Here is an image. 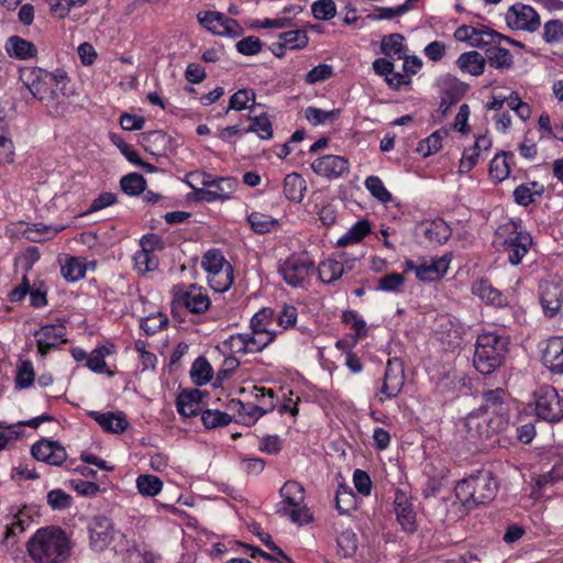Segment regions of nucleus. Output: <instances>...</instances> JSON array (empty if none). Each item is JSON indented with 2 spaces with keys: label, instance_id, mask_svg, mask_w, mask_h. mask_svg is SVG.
Returning a JSON list of instances; mask_svg holds the SVG:
<instances>
[{
  "label": "nucleus",
  "instance_id": "obj_26",
  "mask_svg": "<svg viewBox=\"0 0 563 563\" xmlns=\"http://www.w3.org/2000/svg\"><path fill=\"white\" fill-rule=\"evenodd\" d=\"M420 230L426 240L438 244H444L452 234L451 228L441 218L422 222Z\"/></svg>",
  "mask_w": 563,
  "mask_h": 563
},
{
  "label": "nucleus",
  "instance_id": "obj_9",
  "mask_svg": "<svg viewBox=\"0 0 563 563\" xmlns=\"http://www.w3.org/2000/svg\"><path fill=\"white\" fill-rule=\"evenodd\" d=\"M536 416L549 423H558L563 419V399L551 386L541 387L536 394Z\"/></svg>",
  "mask_w": 563,
  "mask_h": 563
},
{
  "label": "nucleus",
  "instance_id": "obj_43",
  "mask_svg": "<svg viewBox=\"0 0 563 563\" xmlns=\"http://www.w3.org/2000/svg\"><path fill=\"white\" fill-rule=\"evenodd\" d=\"M234 275L233 267L231 264L227 265V268L217 273H211L208 276V283L210 287L217 292L227 291L233 284Z\"/></svg>",
  "mask_w": 563,
  "mask_h": 563
},
{
  "label": "nucleus",
  "instance_id": "obj_42",
  "mask_svg": "<svg viewBox=\"0 0 563 563\" xmlns=\"http://www.w3.org/2000/svg\"><path fill=\"white\" fill-rule=\"evenodd\" d=\"M486 62L497 69H508L514 64V57L510 51L499 46L486 49Z\"/></svg>",
  "mask_w": 563,
  "mask_h": 563
},
{
  "label": "nucleus",
  "instance_id": "obj_25",
  "mask_svg": "<svg viewBox=\"0 0 563 563\" xmlns=\"http://www.w3.org/2000/svg\"><path fill=\"white\" fill-rule=\"evenodd\" d=\"M202 393L199 389H184L176 400L179 415L183 417H195L201 410Z\"/></svg>",
  "mask_w": 563,
  "mask_h": 563
},
{
  "label": "nucleus",
  "instance_id": "obj_54",
  "mask_svg": "<svg viewBox=\"0 0 563 563\" xmlns=\"http://www.w3.org/2000/svg\"><path fill=\"white\" fill-rule=\"evenodd\" d=\"M355 495L351 487L344 484H340L335 494V508L340 514L349 512L354 508Z\"/></svg>",
  "mask_w": 563,
  "mask_h": 563
},
{
  "label": "nucleus",
  "instance_id": "obj_16",
  "mask_svg": "<svg viewBox=\"0 0 563 563\" xmlns=\"http://www.w3.org/2000/svg\"><path fill=\"white\" fill-rule=\"evenodd\" d=\"M406 380L405 364L399 357L388 360L380 393L387 398H395L401 391Z\"/></svg>",
  "mask_w": 563,
  "mask_h": 563
},
{
  "label": "nucleus",
  "instance_id": "obj_55",
  "mask_svg": "<svg viewBox=\"0 0 563 563\" xmlns=\"http://www.w3.org/2000/svg\"><path fill=\"white\" fill-rule=\"evenodd\" d=\"M364 186L378 201L387 203L393 200L391 194L386 189L379 177L368 176L364 181Z\"/></svg>",
  "mask_w": 563,
  "mask_h": 563
},
{
  "label": "nucleus",
  "instance_id": "obj_32",
  "mask_svg": "<svg viewBox=\"0 0 563 563\" xmlns=\"http://www.w3.org/2000/svg\"><path fill=\"white\" fill-rule=\"evenodd\" d=\"M544 186L536 180L517 186L512 192L514 200L521 207H528L544 194Z\"/></svg>",
  "mask_w": 563,
  "mask_h": 563
},
{
  "label": "nucleus",
  "instance_id": "obj_44",
  "mask_svg": "<svg viewBox=\"0 0 563 563\" xmlns=\"http://www.w3.org/2000/svg\"><path fill=\"white\" fill-rule=\"evenodd\" d=\"M318 273L322 283L331 284L343 275L344 266L341 262L329 258L319 264Z\"/></svg>",
  "mask_w": 563,
  "mask_h": 563
},
{
  "label": "nucleus",
  "instance_id": "obj_35",
  "mask_svg": "<svg viewBox=\"0 0 563 563\" xmlns=\"http://www.w3.org/2000/svg\"><path fill=\"white\" fill-rule=\"evenodd\" d=\"M456 65L463 73L479 76L485 70L486 58L477 51H470L459 56Z\"/></svg>",
  "mask_w": 563,
  "mask_h": 563
},
{
  "label": "nucleus",
  "instance_id": "obj_21",
  "mask_svg": "<svg viewBox=\"0 0 563 563\" xmlns=\"http://www.w3.org/2000/svg\"><path fill=\"white\" fill-rule=\"evenodd\" d=\"M394 508L397 522L406 532H413L417 530L416 511L410 498L401 489H396Z\"/></svg>",
  "mask_w": 563,
  "mask_h": 563
},
{
  "label": "nucleus",
  "instance_id": "obj_62",
  "mask_svg": "<svg viewBox=\"0 0 563 563\" xmlns=\"http://www.w3.org/2000/svg\"><path fill=\"white\" fill-rule=\"evenodd\" d=\"M86 267L75 257H69L62 266V275L68 282H77L85 277Z\"/></svg>",
  "mask_w": 563,
  "mask_h": 563
},
{
  "label": "nucleus",
  "instance_id": "obj_18",
  "mask_svg": "<svg viewBox=\"0 0 563 563\" xmlns=\"http://www.w3.org/2000/svg\"><path fill=\"white\" fill-rule=\"evenodd\" d=\"M273 317L274 311L271 308H263L251 319L250 334L263 350L276 338V332L272 329Z\"/></svg>",
  "mask_w": 563,
  "mask_h": 563
},
{
  "label": "nucleus",
  "instance_id": "obj_57",
  "mask_svg": "<svg viewBox=\"0 0 563 563\" xmlns=\"http://www.w3.org/2000/svg\"><path fill=\"white\" fill-rule=\"evenodd\" d=\"M443 135H446L445 131H435L427 139L418 144L417 152L423 157L430 156L437 153L442 147Z\"/></svg>",
  "mask_w": 563,
  "mask_h": 563
},
{
  "label": "nucleus",
  "instance_id": "obj_28",
  "mask_svg": "<svg viewBox=\"0 0 563 563\" xmlns=\"http://www.w3.org/2000/svg\"><path fill=\"white\" fill-rule=\"evenodd\" d=\"M472 291L487 305L504 307L507 305V297L495 288L487 279H479L472 286Z\"/></svg>",
  "mask_w": 563,
  "mask_h": 563
},
{
  "label": "nucleus",
  "instance_id": "obj_24",
  "mask_svg": "<svg viewBox=\"0 0 563 563\" xmlns=\"http://www.w3.org/2000/svg\"><path fill=\"white\" fill-rule=\"evenodd\" d=\"M261 393L256 395V397L260 399L262 406H256L254 404H245L246 409L242 410L244 418L246 421H243L246 424H250L251 422H254L257 420L261 416H263L266 411L272 410L275 407L274 402V393L271 388L262 387L258 389Z\"/></svg>",
  "mask_w": 563,
  "mask_h": 563
},
{
  "label": "nucleus",
  "instance_id": "obj_50",
  "mask_svg": "<svg viewBox=\"0 0 563 563\" xmlns=\"http://www.w3.org/2000/svg\"><path fill=\"white\" fill-rule=\"evenodd\" d=\"M287 27L286 19L284 18V29ZM308 44V36L305 30H284V49H300Z\"/></svg>",
  "mask_w": 563,
  "mask_h": 563
},
{
  "label": "nucleus",
  "instance_id": "obj_60",
  "mask_svg": "<svg viewBox=\"0 0 563 563\" xmlns=\"http://www.w3.org/2000/svg\"><path fill=\"white\" fill-rule=\"evenodd\" d=\"M167 324V316L158 312L141 319L140 327L147 335H153L164 329Z\"/></svg>",
  "mask_w": 563,
  "mask_h": 563
},
{
  "label": "nucleus",
  "instance_id": "obj_47",
  "mask_svg": "<svg viewBox=\"0 0 563 563\" xmlns=\"http://www.w3.org/2000/svg\"><path fill=\"white\" fill-rule=\"evenodd\" d=\"M190 376L197 386H202L212 378V367L206 357L196 358L190 369Z\"/></svg>",
  "mask_w": 563,
  "mask_h": 563
},
{
  "label": "nucleus",
  "instance_id": "obj_58",
  "mask_svg": "<svg viewBox=\"0 0 563 563\" xmlns=\"http://www.w3.org/2000/svg\"><path fill=\"white\" fill-rule=\"evenodd\" d=\"M35 373L31 361H23L18 367L15 375V388L25 389L33 385Z\"/></svg>",
  "mask_w": 563,
  "mask_h": 563
},
{
  "label": "nucleus",
  "instance_id": "obj_27",
  "mask_svg": "<svg viewBox=\"0 0 563 563\" xmlns=\"http://www.w3.org/2000/svg\"><path fill=\"white\" fill-rule=\"evenodd\" d=\"M89 416L98 422V424L107 432L122 433L128 427L129 422L123 412H106L101 413L98 411L89 412Z\"/></svg>",
  "mask_w": 563,
  "mask_h": 563
},
{
  "label": "nucleus",
  "instance_id": "obj_56",
  "mask_svg": "<svg viewBox=\"0 0 563 563\" xmlns=\"http://www.w3.org/2000/svg\"><path fill=\"white\" fill-rule=\"evenodd\" d=\"M68 82H69V78L67 77V79H64L62 82H58L57 85H47L45 87V90L47 91V93H45V96H47V98L38 99V100L41 102H43L48 108L57 107L60 103V96H63V97L68 96L67 88H66Z\"/></svg>",
  "mask_w": 563,
  "mask_h": 563
},
{
  "label": "nucleus",
  "instance_id": "obj_39",
  "mask_svg": "<svg viewBox=\"0 0 563 563\" xmlns=\"http://www.w3.org/2000/svg\"><path fill=\"white\" fill-rule=\"evenodd\" d=\"M227 344L234 353H256L263 350L250 333L233 334Z\"/></svg>",
  "mask_w": 563,
  "mask_h": 563
},
{
  "label": "nucleus",
  "instance_id": "obj_22",
  "mask_svg": "<svg viewBox=\"0 0 563 563\" xmlns=\"http://www.w3.org/2000/svg\"><path fill=\"white\" fill-rule=\"evenodd\" d=\"M187 184L196 190L199 200L212 202L229 199L238 186V180L232 177H219L217 178V185L213 189H197L189 181H187Z\"/></svg>",
  "mask_w": 563,
  "mask_h": 563
},
{
  "label": "nucleus",
  "instance_id": "obj_5",
  "mask_svg": "<svg viewBox=\"0 0 563 563\" xmlns=\"http://www.w3.org/2000/svg\"><path fill=\"white\" fill-rule=\"evenodd\" d=\"M19 74L23 86L26 87L31 95L37 100L47 98V96H45V93H47L45 90L47 85H57L64 79H67L66 71L62 69L51 73L40 67H22Z\"/></svg>",
  "mask_w": 563,
  "mask_h": 563
},
{
  "label": "nucleus",
  "instance_id": "obj_11",
  "mask_svg": "<svg viewBox=\"0 0 563 563\" xmlns=\"http://www.w3.org/2000/svg\"><path fill=\"white\" fill-rule=\"evenodd\" d=\"M505 19L508 27L515 31L534 33L541 25L539 13L531 5L521 2L509 7Z\"/></svg>",
  "mask_w": 563,
  "mask_h": 563
},
{
  "label": "nucleus",
  "instance_id": "obj_19",
  "mask_svg": "<svg viewBox=\"0 0 563 563\" xmlns=\"http://www.w3.org/2000/svg\"><path fill=\"white\" fill-rule=\"evenodd\" d=\"M540 301L548 317H554L563 302V283L554 279H544L540 283Z\"/></svg>",
  "mask_w": 563,
  "mask_h": 563
},
{
  "label": "nucleus",
  "instance_id": "obj_63",
  "mask_svg": "<svg viewBox=\"0 0 563 563\" xmlns=\"http://www.w3.org/2000/svg\"><path fill=\"white\" fill-rule=\"evenodd\" d=\"M311 12L317 20L328 21L335 16L336 5L333 0H317L311 5Z\"/></svg>",
  "mask_w": 563,
  "mask_h": 563
},
{
  "label": "nucleus",
  "instance_id": "obj_34",
  "mask_svg": "<svg viewBox=\"0 0 563 563\" xmlns=\"http://www.w3.org/2000/svg\"><path fill=\"white\" fill-rule=\"evenodd\" d=\"M32 522L31 509L27 507L19 509L16 512L12 514L10 522L7 523L5 540L10 541L25 532Z\"/></svg>",
  "mask_w": 563,
  "mask_h": 563
},
{
  "label": "nucleus",
  "instance_id": "obj_37",
  "mask_svg": "<svg viewBox=\"0 0 563 563\" xmlns=\"http://www.w3.org/2000/svg\"><path fill=\"white\" fill-rule=\"evenodd\" d=\"M307 190L306 180L297 173L284 177V196L295 202H300Z\"/></svg>",
  "mask_w": 563,
  "mask_h": 563
},
{
  "label": "nucleus",
  "instance_id": "obj_64",
  "mask_svg": "<svg viewBox=\"0 0 563 563\" xmlns=\"http://www.w3.org/2000/svg\"><path fill=\"white\" fill-rule=\"evenodd\" d=\"M134 264L140 272H153L158 267V257L152 252L141 250L134 255Z\"/></svg>",
  "mask_w": 563,
  "mask_h": 563
},
{
  "label": "nucleus",
  "instance_id": "obj_30",
  "mask_svg": "<svg viewBox=\"0 0 563 563\" xmlns=\"http://www.w3.org/2000/svg\"><path fill=\"white\" fill-rule=\"evenodd\" d=\"M467 90V84L456 78L450 80L441 95L440 110L442 111V114L445 115L450 108L465 96Z\"/></svg>",
  "mask_w": 563,
  "mask_h": 563
},
{
  "label": "nucleus",
  "instance_id": "obj_7",
  "mask_svg": "<svg viewBox=\"0 0 563 563\" xmlns=\"http://www.w3.org/2000/svg\"><path fill=\"white\" fill-rule=\"evenodd\" d=\"M519 227L520 221H510L500 227L497 231L498 234H507L504 241V247L511 265L520 264L533 243L531 234L527 231L518 230Z\"/></svg>",
  "mask_w": 563,
  "mask_h": 563
},
{
  "label": "nucleus",
  "instance_id": "obj_59",
  "mask_svg": "<svg viewBox=\"0 0 563 563\" xmlns=\"http://www.w3.org/2000/svg\"><path fill=\"white\" fill-rule=\"evenodd\" d=\"M201 420L206 428L213 429L228 426L232 421V416L220 410L207 409L201 412Z\"/></svg>",
  "mask_w": 563,
  "mask_h": 563
},
{
  "label": "nucleus",
  "instance_id": "obj_2",
  "mask_svg": "<svg viewBox=\"0 0 563 563\" xmlns=\"http://www.w3.org/2000/svg\"><path fill=\"white\" fill-rule=\"evenodd\" d=\"M510 339L498 331H484L475 342L473 366L482 375H490L504 365Z\"/></svg>",
  "mask_w": 563,
  "mask_h": 563
},
{
  "label": "nucleus",
  "instance_id": "obj_6",
  "mask_svg": "<svg viewBox=\"0 0 563 563\" xmlns=\"http://www.w3.org/2000/svg\"><path fill=\"white\" fill-rule=\"evenodd\" d=\"M305 488L296 481L284 483V516L291 522L302 526L312 521V515L303 505Z\"/></svg>",
  "mask_w": 563,
  "mask_h": 563
},
{
  "label": "nucleus",
  "instance_id": "obj_40",
  "mask_svg": "<svg viewBox=\"0 0 563 563\" xmlns=\"http://www.w3.org/2000/svg\"><path fill=\"white\" fill-rule=\"evenodd\" d=\"M405 37L400 33H391L385 35L380 42L382 53L389 58L400 59L404 57L406 46L404 45Z\"/></svg>",
  "mask_w": 563,
  "mask_h": 563
},
{
  "label": "nucleus",
  "instance_id": "obj_49",
  "mask_svg": "<svg viewBox=\"0 0 563 563\" xmlns=\"http://www.w3.org/2000/svg\"><path fill=\"white\" fill-rule=\"evenodd\" d=\"M136 487L143 496L154 497L163 487V482L155 475L142 474L136 478Z\"/></svg>",
  "mask_w": 563,
  "mask_h": 563
},
{
  "label": "nucleus",
  "instance_id": "obj_45",
  "mask_svg": "<svg viewBox=\"0 0 563 563\" xmlns=\"http://www.w3.org/2000/svg\"><path fill=\"white\" fill-rule=\"evenodd\" d=\"M247 221L250 222L253 231L258 234L268 233L279 227V221L277 219L260 212H252L247 217Z\"/></svg>",
  "mask_w": 563,
  "mask_h": 563
},
{
  "label": "nucleus",
  "instance_id": "obj_61",
  "mask_svg": "<svg viewBox=\"0 0 563 563\" xmlns=\"http://www.w3.org/2000/svg\"><path fill=\"white\" fill-rule=\"evenodd\" d=\"M542 38L548 44H554L563 40V21L553 19L544 23Z\"/></svg>",
  "mask_w": 563,
  "mask_h": 563
},
{
  "label": "nucleus",
  "instance_id": "obj_48",
  "mask_svg": "<svg viewBox=\"0 0 563 563\" xmlns=\"http://www.w3.org/2000/svg\"><path fill=\"white\" fill-rule=\"evenodd\" d=\"M122 191L129 196H139L145 190L146 180L137 173H130L120 180Z\"/></svg>",
  "mask_w": 563,
  "mask_h": 563
},
{
  "label": "nucleus",
  "instance_id": "obj_4",
  "mask_svg": "<svg viewBox=\"0 0 563 563\" xmlns=\"http://www.w3.org/2000/svg\"><path fill=\"white\" fill-rule=\"evenodd\" d=\"M172 310L176 314L177 309L186 308L189 312L200 314L207 311L211 300L207 290L197 284H178L172 288Z\"/></svg>",
  "mask_w": 563,
  "mask_h": 563
},
{
  "label": "nucleus",
  "instance_id": "obj_14",
  "mask_svg": "<svg viewBox=\"0 0 563 563\" xmlns=\"http://www.w3.org/2000/svg\"><path fill=\"white\" fill-rule=\"evenodd\" d=\"M65 323V320H58L57 323L44 324L33 333L42 356H45L49 350L67 342Z\"/></svg>",
  "mask_w": 563,
  "mask_h": 563
},
{
  "label": "nucleus",
  "instance_id": "obj_29",
  "mask_svg": "<svg viewBox=\"0 0 563 563\" xmlns=\"http://www.w3.org/2000/svg\"><path fill=\"white\" fill-rule=\"evenodd\" d=\"M515 154L510 151H500L495 155L489 165V175L497 183L507 179L514 165Z\"/></svg>",
  "mask_w": 563,
  "mask_h": 563
},
{
  "label": "nucleus",
  "instance_id": "obj_38",
  "mask_svg": "<svg viewBox=\"0 0 563 563\" xmlns=\"http://www.w3.org/2000/svg\"><path fill=\"white\" fill-rule=\"evenodd\" d=\"M371 230L372 225L368 220H360L356 223H354L349 229V231L338 240L336 246L344 247L349 244L358 243L371 233Z\"/></svg>",
  "mask_w": 563,
  "mask_h": 563
},
{
  "label": "nucleus",
  "instance_id": "obj_51",
  "mask_svg": "<svg viewBox=\"0 0 563 563\" xmlns=\"http://www.w3.org/2000/svg\"><path fill=\"white\" fill-rule=\"evenodd\" d=\"M247 118L251 120V123L244 129V133H256L263 140L272 137L273 129L271 121L266 115L262 114L254 118L249 115Z\"/></svg>",
  "mask_w": 563,
  "mask_h": 563
},
{
  "label": "nucleus",
  "instance_id": "obj_20",
  "mask_svg": "<svg viewBox=\"0 0 563 563\" xmlns=\"http://www.w3.org/2000/svg\"><path fill=\"white\" fill-rule=\"evenodd\" d=\"M311 168L317 175L332 179L347 174L350 163L343 156L324 155L314 159L311 164Z\"/></svg>",
  "mask_w": 563,
  "mask_h": 563
},
{
  "label": "nucleus",
  "instance_id": "obj_36",
  "mask_svg": "<svg viewBox=\"0 0 563 563\" xmlns=\"http://www.w3.org/2000/svg\"><path fill=\"white\" fill-rule=\"evenodd\" d=\"M5 49L11 57L18 59H29L37 55L36 46L18 35H13L8 38Z\"/></svg>",
  "mask_w": 563,
  "mask_h": 563
},
{
  "label": "nucleus",
  "instance_id": "obj_10",
  "mask_svg": "<svg viewBox=\"0 0 563 563\" xmlns=\"http://www.w3.org/2000/svg\"><path fill=\"white\" fill-rule=\"evenodd\" d=\"M314 262L307 252L292 254L284 261V282L292 287L303 288L313 272Z\"/></svg>",
  "mask_w": 563,
  "mask_h": 563
},
{
  "label": "nucleus",
  "instance_id": "obj_12",
  "mask_svg": "<svg viewBox=\"0 0 563 563\" xmlns=\"http://www.w3.org/2000/svg\"><path fill=\"white\" fill-rule=\"evenodd\" d=\"M202 26L216 35L239 37L243 34V27L239 22L218 11H205L198 14Z\"/></svg>",
  "mask_w": 563,
  "mask_h": 563
},
{
  "label": "nucleus",
  "instance_id": "obj_13",
  "mask_svg": "<svg viewBox=\"0 0 563 563\" xmlns=\"http://www.w3.org/2000/svg\"><path fill=\"white\" fill-rule=\"evenodd\" d=\"M465 428L471 438L479 440H490L507 429L499 422H495V419H492L488 415L479 412L477 408L466 416Z\"/></svg>",
  "mask_w": 563,
  "mask_h": 563
},
{
  "label": "nucleus",
  "instance_id": "obj_53",
  "mask_svg": "<svg viewBox=\"0 0 563 563\" xmlns=\"http://www.w3.org/2000/svg\"><path fill=\"white\" fill-rule=\"evenodd\" d=\"M338 552L343 558H351L357 550V537L352 530H345L336 539Z\"/></svg>",
  "mask_w": 563,
  "mask_h": 563
},
{
  "label": "nucleus",
  "instance_id": "obj_52",
  "mask_svg": "<svg viewBox=\"0 0 563 563\" xmlns=\"http://www.w3.org/2000/svg\"><path fill=\"white\" fill-rule=\"evenodd\" d=\"M230 264L221 251L217 249L209 250L202 257L201 265L209 273H217L227 268V265Z\"/></svg>",
  "mask_w": 563,
  "mask_h": 563
},
{
  "label": "nucleus",
  "instance_id": "obj_23",
  "mask_svg": "<svg viewBox=\"0 0 563 563\" xmlns=\"http://www.w3.org/2000/svg\"><path fill=\"white\" fill-rule=\"evenodd\" d=\"M544 366L554 374H563V336H551L542 355Z\"/></svg>",
  "mask_w": 563,
  "mask_h": 563
},
{
  "label": "nucleus",
  "instance_id": "obj_8",
  "mask_svg": "<svg viewBox=\"0 0 563 563\" xmlns=\"http://www.w3.org/2000/svg\"><path fill=\"white\" fill-rule=\"evenodd\" d=\"M482 404L477 408L479 412L488 415L495 422H499L508 428L510 423V408L508 404V395L504 388L483 390Z\"/></svg>",
  "mask_w": 563,
  "mask_h": 563
},
{
  "label": "nucleus",
  "instance_id": "obj_1",
  "mask_svg": "<svg viewBox=\"0 0 563 563\" xmlns=\"http://www.w3.org/2000/svg\"><path fill=\"white\" fill-rule=\"evenodd\" d=\"M71 550V539L58 526L40 528L26 542L27 554L35 563H65Z\"/></svg>",
  "mask_w": 563,
  "mask_h": 563
},
{
  "label": "nucleus",
  "instance_id": "obj_15",
  "mask_svg": "<svg viewBox=\"0 0 563 563\" xmlns=\"http://www.w3.org/2000/svg\"><path fill=\"white\" fill-rule=\"evenodd\" d=\"M32 456L48 465L60 466L67 460L66 449L58 442L41 439L31 446Z\"/></svg>",
  "mask_w": 563,
  "mask_h": 563
},
{
  "label": "nucleus",
  "instance_id": "obj_33",
  "mask_svg": "<svg viewBox=\"0 0 563 563\" xmlns=\"http://www.w3.org/2000/svg\"><path fill=\"white\" fill-rule=\"evenodd\" d=\"M140 137L141 145L152 155H161L170 142V137L162 130L142 133Z\"/></svg>",
  "mask_w": 563,
  "mask_h": 563
},
{
  "label": "nucleus",
  "instance_id": "obj_46",
  "mask_svg": "<svg viewBox=\"0 0 563 563\" xmlns=\"http://www.w3.org/2000/svg\"><path fill=\"white\" fill-rule=\"evenodd\" d=\"M8 134V123L5 119H0V164L12 163L14 159V145Z\"/></svg>",
  "mask_w": 563,
  "mask_h": 563
},
{
  "label": "nucleus",
  "instance_id": "obj_17",
  "mask_svg": "<svg viewBox=\"0 0 563 563\" xmlns=\"http://www.w3.org/2000/svg\"><path fill=\"white\" fill-rule=\"evenodd\" d=\"M90 533V547L101 552L106 550L114 538L112 521L106 516H95L88 525Z\"/></svg>",
  "mask_w": 563,
  "mask_h": 563
},
{
  "label": "nucleus",
  "instance_id": "obj_3",
  "mask_svg": "<svg viewBox=\"0 0 563 563\" xmlns=\"http://www.w3.org/2000/svg\"><path fill=\"white\" fill-rule=\"evenodd\" d=\"M454 490L462 506L472 510L478 506H486L495 499L498 483L492 472L478 471L457 482Z\"/></svg>",
  "mask_w": 563,
  "mask_h": 563
},
{
  "label": "nucleus",
  "instance_id": "obj_31",
  "mask_svg": "<svg viewBox=\"0 0 563 563\" xmlns=\"http://www.w3.org/2000/svg\"><path fill=\"white\" fill-rule=\"evenodd\" d=\"M449 269V261L443 257L433 258L430 263L422 262L417 269V278L421 282L440 279Z\"/></svg>",
  "mask_w": 563,
  "mask_h": 563
},
{
  "label": "nucleus",
  "instance_id": "obj_41",
  "mask_svg": "<svg viewBox=\"0 0 563 563\" xmlns=\"http://www.w3.org/2000/svg\"><path fill=\"white\" fill-rule=\"evenodd\" d=\"M255 104L254 90L249 88L240 89L230 97L229 106L224 109L223 114H228L231 110L252 109Z\"/></svg>",
  "mask_w": 563,
  "mask_h": 563
}]
</instances>
